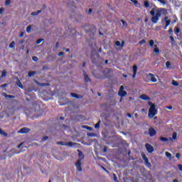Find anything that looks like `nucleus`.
I'll return each mask as SVG.
<instances>
[{
	"mask_svg": "<svg viewBox=\"0 0 182 182\" xmlns=\"http://www.w3.org/2000/svg\"><path fill=\"white\" fill-rule=\"evenodd\" d=\"M5 9L4 7L0 8V14H2L4 12Z\"/></svg>",
	"mask_w": 182,
	"mask_h": 182,
	"instance_id": "52",
	"label": "nucleus"
},
{
	"mask_svg": "<svg viewBox=\"0 0 182 182\" xmlns=\"http://www.w3.org/2000/svg\"><path fill=\"white\" fill-rule=\"evenodd\" d=\"M159 2L163 4H166V1L164 0H157Z\"/></svg>",
	"mask_w": 182,
	"mask_h": 182,
	"instance_id": "55",
	"label": "nucleus"
},
{
	"mask_svg": "<svg viewBox=\"0 0 182 182\" xmlns=\"http://www.w3.org/2000/svg\"><path fill=\"white\" fill-rule=\"evenodd\" d=\"M160 140L161 141H168V139L167 137L161 136Z\"/></svg>",
	"mask_w": 182,
	"mask_h": 182,
	"instance_id": "31",
	"label": "nucleus"
},
{
	"mask_svg": "<svg viewBox=\"0 0 182 182\" xmlns=\"http://www.w3.org/2000/svg\"><path fill=\"white\" fill-rule=\"evenodd\" d=\"M113 176H114V181L115 182H119L118 180H117V176H116L115 173L113 174Z\"/></svg>",
	"mask_w": 182,
	"mask_h": 182,
	"instance_id": "51",
	"label": "nucleus"
},
{
	"mask_svg": "<svg viewBox=\"0 0 182 182\" xmlns=\"http://www.w3.org/2000/svg\"><path fill=\"white\" fill-rule=\"evenodd\" d=\"M132 70H133V75H132V78L134 79L136 77L137 71H138V67L137 65H134L132 66Z\"/></svg>",
	"mask_w": 182,
	"mask_h": 182,
	"instance_id": "12",
	"label": "nucleus"
},
{
	"mask_svg": "<svg viewBox=\"0 0 182 182\" xmlns=\"http://www.w3.org/2000/svg\"><path fill=\"white\" fill-rule=\"evenodd\" d=\"M175 156H176V159H180L181 154L180 153H177V154H176Z\"/></svg>",
	"mask_w": 182,
	"mask_h": 182,
	"instance_id": "53",
	"label": "nucleus"
},
{
	"mask_svg": "<svg viewBox=\"0 0 182 182\" xmlns=\"http://www.w3.org/2000/svg\"><path fill=\"white\" fill-rule=\"evenodd\" d=\"M171 22V19H169V20L165 21V23H166L165 25H166V26H168L170 25Z\"/></svg>",
	"mask_w": 182,
	"mask_h": 182,
	"instance_id": "50",
	"label": "nucleus"
},
{
	"mask_svg": "<svg viewBox=\"0 0 182 182\" xmlns=\"http://www.w3.org/2000/svg\"><path fill=\"white\" fill-rule=\"evenodd\" d=\"M2 95L5 97V98H9V99H14L15 98V95H8L6 92H3Z\"/></svg>",
	"mask_w": 182,
	"mask_h": 182,
	"instance_id": "15",
	"label": "nucleus"
},
{
	"mask_svg": "<svg viewBox=\"0 0 182 182\" xmlns=\"http://www.w3.org/2000/svg\"><path fill=\"white\" fill-rule=\"evenodd\" d=\"M173 31H174V33L176 36H178V33H180L181 30H180L179 27L175 26Z\"/></svg>",
	"mask_w": 182,
	"mask_h": 182,
	"instance_id": "20",
	"label": "nucleus"
},
{
	"mask_svg": "<svg viewBox=\"0 0 182 182\" xmlns=\"http://www.w3.org/2000/svg\"><path fill=\"white\" fill-rule=\"evenodd\" d=\"M43 41H44V38L37 39V41H36V44H37V45H39V44H41Z\"/></svg>",
	"mask_w": 182,
	"mask_h": 182,
	"instance_id": "32",
	"label": "nucleus"
},
{
	"mask_svg": "<svg viewBox=\"0 0 182 182\" xmlns=\"http://www.w3.org/2000/svg\"><path fill=\"white\" fill-rule=\"evenodd\" d=\"M8 87V84L7 83H4L1 85V88H6Z\"/></svg>",
	"mask_w": 182,
	"mask_h": 182,
	"instance_id": "48",
	"label": "nucleus"
},
{
	"mask_svg": "<svg viewBox=\"0 0 182 182\" xmlns=\"http://www.w3.org/2000/svg\"><path fill=\"white\" fill-rule=\"evenodd\" d=\"M127 115L129 119H131V117H132L130 113H127Z\"/></svg>",
	"mask_w": 182,
	"mask_h": 182,
	"instance_id": "61",
	"label": "nucleus"
},
{
	"mask_svg": "<svg viewBox=\"0 0 182 182\" xmlns=\"http://www.w3.org/2000/svg\"><path fill=\"white\" fill-rule=\"evenodd\" d=\"M141 156L143 160L144 161V164L145 166L148 168H151V163L149 161V158H147V156H146V154H141Z\"/></svg>",
	"mask_w": 182,
	"mask_h": 182,
	"instance_id": "6",
	"label": "nucleus"
},
{
	"mask_svg": "<svg viewBox=\"0 0 182 182\" xmlns=\"http://www.w3.org/2000/svg\"><path fill=\"white\" fill-rule=\"evenodd\" d=\"M31 28H32V27H31V25L27 27V28H26V32H28V33H30L31 30Z\"/></svg>",
	"mask_w": 182,
	"mask_h": 182,
	"instance_id": "42",
	"label": "nucleus"
},
{
	"mask_svg": "<svg viewBox=\"0 0 182 182\" xmlns=\"http://www.w3.org/2000/svg\"><path fill=\"white\" fill-rule=\"evenodd\" d=\"M149 76L151 77V81L154 83H156L157 82L156 78L155 77V75L152 73H149Z\"/></svg>",
	"mask_w": 182,
	"mask_h": 182,
	"instance_id": "16",
	"label": "nucleus"
},
{
	"mask_svg": "<svg viewBox=\"0 0 182 182\" xmlns=\"http://www.w3.org/2000/svg\"><path fill=\"white\" fill-rule=\"evenodd\" d=\"M77 151L79 152L78 156H79L80 159L76 162L75 166H76V168H77V171H80V172H82V160L84 159L85 156L80 150H77Z\"/></svg>",
	"mask_w": 182,
	"mask_h": 182,
	"instance_id": "3",
	"label": "nucleus"
},
{
	"mask_svg": "<svg viewBox=\"0 0 182 182\" xmlns=\"http://www.w3.org/2000/svg\"><path fill=\"white\" fill-rule=\"evenodd\" d=\"M83 73H84V81H85V82H86V83L91 82L92 80L90 78L89 75L86 73V72L83 71Z\"/></svg>",
	"mask_w": 182,
	"mask_h": 182,
	"instance_id": "11",
	"label": "nucleus"
},
{
	"mask_svg": "<svg viewBox=\"0 0 182 182\" xmlns=\"http://www.w3.org/2000/svg\"><path fill=\"white\" fill-rule=\"evenodd\" d=\"M165 65L166 66V68H170L171 66V62L170 61H167L166 63H165Z\"/></svg>",
	"mask_w": 182,
	"mask_h": 182,
	"instance_id": "40",
	"label": "nucleus"
},
{
	"mask_svg": "<svg viewBox=\"0 0 182 182\" xmlns=\"http://www.w3.org/2000/svg\"><path fill=\"white\" fill-rule=\"evenodd\" d=\"M173 18H174V20L171 21V23H175L178 21V18H177L176 16H174Z\"/></svg>",
	"mask_w": 182,
	"mask_h": 182,
	"instance_id": "33",
	"label": "nucleus"
},
{
	"mask_svg": "<svg viewBox=\"0 0 182 182\" xmlns=\"http://www.w3.org/2000/svg\"><path fill=\"white\" fill-rule=\"evenodd\" d=\"M139 99L144 101H149L151 100L150 97L147 96L146 94H142L140 95Z\"/></svg>",
	"mask_w": 182,
	"mask_h": 182,
	"instance_id": "13",
	"label": "nucleus"
},
{
	"mask_svg": "<svg viewBox=\"0 0 182 182\" xmlns=\"http://www.w3.org/2000/svg\"><path fill=\"white\" fill-rule=\"evenodd\" d=\"M162 10L166 11V9L163 8V9H161V10H156V16H153V17L151 19V21L153 23H156L157 21L159 20V17L161 16Z\"/></svg>",
	"mask_w": 182,
	"mask_h": 182,
	"instance_id": "4",
	"label": "nucleus"
},
{
	"mask_svg": "<svg viewBox=\"0 0 182 182\" xmlns=\"http://www.w3.org/2000/svg\"><path fill=\"white\" fill-rule=\"evenodd\" d=\"M144 43H146V40L145 39H142L141 41H140L139 42V45H144Z\"/></svg>",
	"mask_w": 182,
	"mask_h": 182,
	"instance_id": "45",
	"label": "nucleus"
},
{
	"mask_svg": "<svg viewBox=\"0 0 182 182\" xmlns=\"http://www.w3.org/2000/svg\"><path fill=\"white\" fill-rule=\"evenodd\" d=\"M173 28H169V30H168V33L171 36H173Z\"/></svg>",
	"mask_w": 182,
	"mask_h": 182,
	"instance_id": "47",
	"label": "nucleus"
},
{
	"mask_svg": "<svg viewBox=\"0 0 182 182\" xmlns=\"http://www.w3.org/2000/svg\"><path fill=\"white\" fill-rule=\"evenodd\" d=\"M49 139L48 136H43V138L41 139V141L44 142L46 140H48Z\"/></svg>",
	"mask_w": 182,
	"mask_h": 182,
	"instance_id": "36",
	"label": "nucleus"
},
{
	"mask_svg": "<svg viewBox=\"0 0 182 182\" xmlns=\"http://www.w3.org/2000/svg\"><path fill=\"white\" fill-rule=\"evenodd\" d=\"M144 5L145 8H149V1H144Z\"/></svg>",
	"mask_w": 182,
	"mask_h": 182,
	"instance_id": "38",
	"label": "nucleus"
},
{
	"mask_svg": "<svg viewBox=\"0 0 182 182\" xmlns=\"http://www.w3.org/2000/svg\"><path fill=\"white\" fill-rule=\"evenodd\" d=\"M6 74H7L6 70H2L1 75V79H2L3 77H6Z\"/></svg>",
	"mask_w": 182,
	"mask_h": 182,
	"instance_id": "21",
	"label": "nucleus"
},
{
	"mask_svg": "<svg viewBox=\"0 0 182 182\" xmlns=\"http://www.w3.org/2000/svg\"><path fill=\"white\" fill-rule=\"evenodd\" d=\"M121 22L122 23V27L127 28L128 26L127 23L124 21L123 19L121 20Z\"/></svg>",
	"mask_w": 182,
	"mask_h": 182,
	"instance_id": "28",
	"label": "nucleus"
},
{
	"mask_svg": "<svg viewBox=\"0 0 182 182\" xmlns=\"http://www.w3.org/2000/svg\"><path fill=\"white\" fill-rule=\"evenodd\" d=\"M58 145H61V146H73L75 145H77V144H76V142H63V141H58V142H57Z\"/></svg>",
	"mask_w": 182,
	"mask_h": 182,
	"instance_id": "5",
	"label": "nucleus"
},
{
	"mask_svg": "<svg viewBox=\"0 0 182 182\" xmlns=\"http://www.w3.org/2000/svg\"><path fill=\"white\" fill-rule=\"evenodd\" d=\"M0 134L4 137L8 136V133L5 132L2 129H0Z\"/></svg>",
	"mask_w": 182,
	"mask_h": 182,
	"instance_id": "23",
	"label": "nucleus"
},
{
	"mask_svg": "<svg viewBox=\"0 0 182 182\" xmlns=\"http://www.w3.org/2000/svg\"><path fill=\"white\" fill-rule=\"evenodd\" d=\"M145 148L149 153H152L154 151V147L149 144H145Z\"/></svg>",
	"mask_w": 182,
	"mask_h": 182,
	"instance_id": "10",
	"label": "nucleus"
},
{
	"mask_svg": "<svg viewBox=\"0 0 182 182\" xmlns=\"http://www.w3.org/2000/svg\"><path fill=\"white\" fill-rule=\"evenodd\" d=\"M30 132H31V129L29 128H28V127H23L20 130L18 131V133L23 134H28Z\"/></svg>",
	"mask_w": 182,
	"mask_h": 182,
	"instance_id": "8",
	"label": "nucleus"
},
{
	"mask_svg": "<svg viewBox=\"0 0 182 182\" xmlns=\"http://www.w3.org/2000/svg\"><path fill=\"white\" fill-rule=\"evenodd\" d=\"M155 12H156V9H155V8H153L152 10H151V11H150V14H151L152 16H155Z\"/></svg>",
	"mask_w": 182,
	"mask_h": 182,
	"instance_id": "30",
	"label": "nucleus"
},
{
	"mask_svg": "<svg viewBox=\"0 0 182 182\" xmlns=\"http://www.w3.org/2000/svg\"><path fill=\"white\" fill-rule=\"evenodd\" d=\"M124 44H125V42L124 41H122V43H121V47H124Z\"/></svg>",
	"mask_w": 182,
	"mask_h": 182,
	"instance_id": "60",
	"label": "nucleus"
},
{
	"mask_svg": "<svg viewBox=\"0 0 182 182\" xmlns=\"http://www.w3.org/2000/svg\"><path fill=\"white\" fill-rule=\"evenodd\" d=\"M23 35H24V33H23V32H21V33H20V35H19V38H23Z\"/></svg>",
	"mask_w": 182,
	"mask_h": 182,
	"instance_id": "59",
	"label": "nucleus"
},
{
	"mask_svg": "<svg viewBox=\"0 0 182 182\" xmlns=\"http://www.w3.org/2000/svg\"><path fill=\"white\" fill-rule=\"evenodd\" d=\"M37 73L36 71H30L28 72V77H31L33 75H36Z\"/></svg>",
	"mask_w": 182,
	"mask_h": 182,
	"instance_id": "27",
	"label": "nucleus"
},
{
	"mask_svg": "<svg viewBox=\"0 0 182 182\" xmlns=\"http://www.w3.org/2000/svg\"><path fill=\"white\" fill-rule=\"evenodd\" d=\"M166 109L171 110L173 109V107L171 106H168V107H166Z\"/></svg>",
	"mask_w": 182,
	"mask_h": 182,
	"instance_id": "62",
	"label": "nucleus"
},
{
	"mask_svg": "<svg viewBox=\"0 0 182 182\" xmlns=\"http://www.w3.org/2000/svg\"><path fill=\"white\" fill-rule=\"evenodd\" d=\"M11 0H6L5 1V6H10Z\"/></svg>",
	"mask_w": 182,
	"mask_h": 182,
	"instance_id": "44",
	"label": "nucleus"
},
{
	"mask_svg": "<svg viewBox=\"0 0 182 182\" xmlns=\"http://www.w3.org/2000/svg\"><path fill=\"white\" fill-rule=\"evenodd\" d=\"M171 85L174 87H178V82H176V80H173L172 82H171Z\"/></svg>",
	"mask_w": 182,
	"mask_h": 182,
	"instance_id": "26",
	"label": "nucleus"
},
{
	"mask_svg": "<svg viewBox=\"0 0 182 182\" xmlns=\"http://www.w3.org/2000/svg\"><path fill=\"white\" fill-rule=\"evenodd\" d=\"M148 105L150 106V108L149 109L148 117L150 119H153V117L157 114L158 110L156 109V106L154 104H153L151 102H148Z\"/></svg>",
	"mask_w": 182,
	"mask_h": 182,
	"instance_id": "2",
	"label": "nucleus"
},
{
	"mask_svg": "<svg viewBox=\"0 0 182 182\" xmlns=\"http://www.w3.org/2000/svg\"><path fill=\"white\" fill-rule=\"evenodd\" d=\"M101 168H102L104 171H105L107 174H109V171H107V170L106 169V168H105V166H101Z\"/></svg>",
	"mask_w": 182,
	"mask_h": 182,
	"instance_id": "41",
	"label": "nucleus"
},
{
	"mask_svg": "<svg viewBox=\"0 0 182 182\" xmlns=\"http://www.w3.org/2000/svg\"><path fill=\"white\" fill-rule=\"evenodd\" d=\"M130 1L132 2L135 6L139 4V1L137 0H130Z\"/></svg>",
	"mask_w": 182,
	"mask_h": 182,
	"instance_id": "39",
	"label": "nucleus"
},
{
	"mask_svg": "<svg viewBox=\"0 0 182 182\" xmlns=\"http://www.w3.org/2000/svg\"><path fill=\"white\" fill-rule=\"evenodd\" d=\"M70 95L72 97L75 98V99H82V95H78L75 92H71Z\"/></svg>",
	"mask_w": 182,
	"mask_h": 182,
	"instance_id": "14",
	"label": "nucleus"
},
{
	"mask_svg": "<svg viewBox=\"0 0 182 182\" xmlns=\"http://www.w3.org/2000/svg\"><path fill=\"white\" fill-rule=\"evenodd\" d=\"M112 72V68H101L93 71L92 75L98 80H106Z\"/></svg>",
	"mask_w": 182,
	"mask_h": 182,
	"instance_id": "1",
	"label": "nucleus"
},
{
	"mask_svg": "<svg viewBox=\"0 0 182 182\" xmlns=\"http://www.w3.org/2000/svg\"><path fill=\"white\" fill-rule=\"evenodd\" d=\"M38 85L41 87H48L49 86V83H38Z\"/></svg>",
	"mask_w": 182,
	"mask_h": 182,
	"instance_id": "34",
	"label": "nucleus"
},
{
	"mask_svg": "<svg viewBox=\"0 0 182 182\" xmlns=\"http://www.w3.org/2000/svg\"><path fill=\"white\" fill-rule=\"evenodd\" d=\"M82 129H90V127H89V126H87V125H83V126H82Z\"/></svg>",
	"mask_w": 182,
	"mask_h": 182,
	"instance_id": "57",
	"label": "nucleus"
},
{
	"mask_svg": "<svg viewBox=\"0 0 182 182\" xmlns=\"http://www.w3.org/2000/svg\"><path fill=\"white\" fill-rule=\"evenodd\" d=\"M148 133H149L150 137H154L156 135V131L153 127H150L148 129Z\"/></svg>",
	"mask_w": 182,
	"mask_h": 182,
	"instance_id": "9",
	"label": "nucleus"
},
{
	"mask_svg": "<svg viewBox=\"0 0 182 182\" xmlns=\"http://www.w3.org/2000/svg\"><path fill=\"white\" fill-rule=\"evenodd\" d=\"M101 125V120H99L96 124H95V129H99Z\"/></svg>",
	"mask_w": 182,
	"mask_h": 182,
	"instance_id": "24",
	"label": "nucleus"
},
{
	"mask_svg": "<svg viewBox=\"0 0 182 182\" xmlns=\"http://www.w3.org/2000/svg\"><path fill=\"white\" fill-rule=\"evenodd\" d=\"M64 55V53H63V51H60V53H58V56H63Z\"/></svg>",
	"mask_w": 182,
	"mask_h": 182,
	"instance_id": "56",
	"label": "nucleus"
},
{
	"mask_svg": "<svg viewBox=\"0 0 182 182\" xmlns=\"http://www.w3.org/2000/svg\"><path fill=\"white\" fill-rule=\"evenodd\" d=\"M107 146H105V147H104V149H103V151H104V152H106V151H107Z\"/></svg>",
	"mask_w": 182,
	"mask_h": 182,
	"instance_id": "64",
	"label": "nucleus"
},
{
	"mask_svg": "<svg viewBox=\"0 0 182 182\" xmlns=\"http://www.w3.org/2000/svg\"><path fill=\"white\" fill-rule=\"evenodd\" d=\"M154 53H155L156 55L161 53V51L158 48L157 45H154Z\"/></svg>",
	"mask_w": 182,
	"mask_h": 182,
	"instance_id": "17",
	"label": "nucleus"
},
{
	"mask_svg": "<svg viewBox=\"0 0 182 182\" xmlns=\"http://www.w3.org/2000/svg\"><path fill=\"white\" fill-rule=\"evenodd\" d=\"M154 40H150V41H149V46H150V47H153V46H154Z\"/></svg>",
	"mask_w": 182,
	"mask_h": 182,
	"instance_id": "43",
	"label": "nucleus"
},
{
	"mask_svg": "<svg viewBox=\"0 0 182 182\" xmlns=\"http://www.w3.org/2000/svg\"><path fill=\"white\" fill-rule=\"evenodd\" d=\"M24 42H25L24 39H22V40H21V41H19V43H20L21 45H22V44L24 43Z\"/></svg>",
	"mask_w": 182,
	"mask_h": 182,
	"instance_id": "58",
	"label": "nucleus"
},
{
	"mask_svg": "<svg viewBox=\"0 0 182 182\" xmlns=\"http://www.w3.org/2000/svg\"><path fill=\"white\" fill-rule=\"evenodd\" d=\"M42 12V10H37V11H33L31 15L35 16H38V14H40Z\"/></svg>",
	"mask_w": 182,
	"mask_h": 182,
	"instance_id": "22",
	"label": "nucleus"
},
{
	"mask_svg": "<svg viewBox=\"0 0 182 182\" xmlns=\"http://www.w3.org/2000/svg\"><path fill=\"white\" fill-rule=\"evenodd\" d=\"M23 144H24V142H21V144H19V145L17 146V148H18V149H20L21 146Z\"/></svg>",
	"mask_w": 182,
	"mask_h": 182,
	"instance_id": "63",
	"label": "nucleus"
},
{
	"mask_svg": "<svg viewBox=\"0 0 182 182\" xmlns=\"http://www.w3.org/2000/svg\"><path fill=\"white\" fill-rule=\"evenodd\" d=\"M165 156H166V157H168V158H169V159H171V156H172L171 154L169 153V152H167V151L165 152Z\"/></svg>",
	"mask_w": 182,
	"mask_h": 182,
	"instance_id": "37",
	"label": "nucleus"
},
{
	"mask_svg": "<svg viewBox=\"0 0 182 182\" xmlns=\"http://www.w3.org/2000/svg\"><path fill=\"white\" fill-rule=\"evenodd\" d=\"M178 134L176 132H173L172 137H169V140L173 141L177 139Z\"/></svg>",
	"mask_w": 182,
	"mask_h": 182,
	"instance_id": "18",
	"label": "nucleus"
},
{
	"mask_svg": "<svg viewBox=\"0 0 182 182\" xmlns=\"http://www.w3.org/2000/svg\"><path fill=\"white\" fill-rule=\"evenodd\" d=\"M115 45L117 46V47H121V42L119 41H117L115 42Z\"/></svg>",
	"mask_w": 182,
	"mask_h": 182,
	"instance_id": "46",
	"label": "nucleus"
},
{
	"mask_svg": "<svg viewBox=\"0 0 182 182\" xmlns=\"http://www.w3.org/2000/svg\"><path fill=\"white\" fill-rule=\"evenodd\" d=\"M124 89V85H122L118 92L119 96H120L122 98L124 97L127 95V91H125Z\"/></svg>",
	"mask_w": 182,
	"mask_h": 182,
	"instance_id": "7",
	"label": "nucleus"
},
{
	"mask_svg": "<svg viewBox=\"0 0 182 182\" xmlns=\"http://www.w3.org/2000/svg\"><path fill=\"white\" fill-rule=\"evenodd\" d=\"M169 39L171 41V45H173L174 43V42H175L174 37L173 36H169Z\"/></svg>",
	"mask_w": 182,
	"mask_h": 182,
	"instance_id": "29",
	"label": "nucleus"
},
{
	"mask_svg": "<svg viewBox=\"0 0 182 182\" xmlns=\"http://www.w3.org/2000/svg\"><path fill=\"white\" fill-rule=\"evenodd\" d=\"M90 59L93 64H96L97 60H96V59L94 58L93 55H91Z\"/></svg>",
	"mask_w": 182,
	"mask_h": 182,
	"instance_id": "35",
	"label": "nucleus"
},
{
	"mask_svg": "<svg viewBox=\"0 0 182 182\" xmlns=\"http://www.w3.org/2000/svg\"><path fill=\"white\" fill-rule=\"evenodd\" d=\"M32 59L34 62H37L38 60V58L35 55L32 58Z\"/></svg>",
	"mask_w": 182,
	"mask_h": 182,
	"instance_id": "49",
	"label": "nucleus"
},
{
	"mask_svg": "<svg viewBox=\"0 0 182 182\" xmlns=\"http://www.w3.org/2000/svg\"><path fill=\"white\" fill-rule=\"evenodd\" d=\"M9 48L15 49V41H11V43L9 44Z\"/></svg>",
	"mask_w": 182,
	"mask_h": 182,
	"instance_id": "25",
	"label": "nucleus"
},
{
	"mask_svg": "<svg viewBox=\"0 0 182 182\" xmlns=\"http://www.w3.org/2000/svg\"><path fill=\"white\" fill-rule=\"evenodd\" d=\"M178 168L180 171H182V164H178Z\"/></svg>",
	"mask_w": 182,
	"mask_h": 182,
	"instance_id": "54",
	"label": "nucleus"
},
{
	"mask_svg": "<svg viewBox=\"0 0 182 182\" xmlns=\"http://www.w3.org/2000/svg\"><path fill=\"white\" fill-rule=\"evenodd\" d=\"M16 85L21 89H23L24 88V87L23 86V85L21 83V82L19 80V78H18V77H17Z\"/></svg>",
	"mask_w": 182,
	"mask_h": 182,
	"instance_id": "19",
	"label": "nucleus"
}]
</instances>
